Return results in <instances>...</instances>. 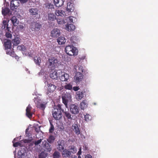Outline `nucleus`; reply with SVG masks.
Here are the masks:
<instances>
[{
  "label": "nucleus",
  "instance_id": "nucleus-1",
  "mask_svg": "<svg viewBox=\"0 0 158 158\" xmlns=\"http://www.w3.org/2000/svg\"><path fill=\"white\" fill-rule=\"evenodd\" d=\"M62 105L58 104L52 110V115L56 120H59L62 117V113L64 111Z\"/></svg>",
  "mask_w": 158,
  "mask_h": 158
},
{
  "label": "nucleus",
  "instance_id": "nucleus-2",
  "mask_svg": "<svg viewBox=\"0 0 158 158\" xmlns=\"http://www.w3.org/2000/svg\"><path fill=\"white\" fill-rule=\"evenodd\" d=\"M58 62V60L57 58L53 57H49L47 61V64L49 68L52 69H54Z\"/></svg>",
  "mask_w": 158,
  "mask_h": 158
},
{
  "label": "nucleus",
  "instance_id": "nucleus-3",
  "mask_svg": "<svg viewBox=\"0 0 158 158\" xmlns=\"http://www.w3.org/2000/svg\"><path fill=\"white\" fill-rule=\"evenodd\" d=\"M66 53L68 55L73 56L76 55L77 54V50L73 46H67L65 48Z\"/></svg>",
  "mask_w": 158,
  "mask_h": 158
},
{
  "label": "nucleus",
  "instance_id": "nucleus-4",
  "mask_svg": "<svg viewBox=\"0 0 158 158\" xmlns=\"http://www.w3.org/2000/svg\"><path fill=\"white\" fill-rule=\"evenodd\" d=\"M83 78V75L81 73L79 72H77L74 77V81L77 84L79 83L82 81Z\"/></svg>",
  "mask_w": 158,
  "mask_h": 158
},
{
  "label": "nucleus",
  "instance_id": "nucleus-5",
  "mask_svg": "<svg viewBox=\"0 0 158 158\" xmlns=\"http://www.w3.org/2000/svg\"><path fill=\"white\" fill-rule=\"evenodd\" d=\"M57 143V144L56 145L57 149L60 152H62L65 147V142L63 140H59Z\"/></svg>",
  "mask_w": 158,
  "mask_h": 158
},
{
  "label": "nucleus",
  "instance_id": "nucleus-6",
  "mask_svg": "<svg viewBox=\"0 0 158 158\" xmlns=\"http://www.w3.org/2000/svg\"><path fill=\"white\" fill-rule=\"evenodd\" d=\"M71 95L70 94H65L64 96L62 97L63 102L66 108H68V102L71 100Z\"/></svg>",
  "mask_w": 158,
  "mask_h": 158
},
{
  "label": "nucleus",
  "instance_id": "nucleus-7",
  "mask_svg": "<svg viewBox=\"0 0 158 158\" xmlns=\"http://www.w3.org/2000/svg\"><path fill=\"white\" fill-rule=\"evenodd\" d=\"M70 111L72 114H76L79 113V107L75 104L71 105L70 107Z\"/></svg>",
  "mask_w": 158,
  "mask_h": 158
},
{
  "label": "nucleus",
  "instance_id": "nucleus-8",
  "mask_svg": "<svg viewBox=\"0 0 158 158\" xmlns=\"http://www.w3.org/2000/svg\"><path fill=\"white\" fill-rule=\"evenodd\" d=\"M19 5V3L18 0H12L10 2V9L12 10L16 9Z\"/></svg>",
  "mask_w": 158,
  "mask_h": 158
},
{
  "label": "nucleus",
  "instance_id": "nucleus-9",
  "mask_svg": "<svg viewBox=\"0 0 158 158\" xmlns=\"http://www.w3.org/2000/svg\"><path fill=\"white\" fill-rule=\"evenodd\" d=\"M60 35V30L57 28L54 29L51 31L50 35L53 38H57Z\"/></svg>",
  "mask_w": 158,
  "mask_h": 158
},
{
  "label": "nucleus",
  "instance_id": "nucleus-10",
  "mask_svg": "<svg viewBox=\"0 0 158 158\" xmlns=\"http://www.w3.org/2000/svg\"><path fill=\"white\" fill-rule=\"evenodd\" d=\"M64 114V118L68 119L69 121H71L73 119V116L72 115L69 111H64L63 112Z\"/></svg>",
  "mask_w": 158,
  "mask_h": 158
},
{
  "label": "nucleus",
  "instance_id": "nucleus-11",
  "mask_svg": "<svg viewBox=\"0 0 158 158\" xmlns=\"http://www.w3.org/2000/svg\"><path fill=\"white\" fill-rule=\"evenodd\" d=\"M29 12L31 15H32L35 17L38 15L39 10L36 7H32L29 9Z\"/></svg>",
  "mask_w": 158,
  "mask_h": 158
},
{
  "label": "nucleus",
  "instance_id": "nucleus-12",
  "mask_svg": "<svg viewBox=\"0 0 158 158\" xmlns=\"http://www.w3.org/2000/svg\"><path fill=\"white\" fill-rule=\"evenodd\" d=\"M47 86L48 87L47 94H48L49 93L53 92L56 87L55 85L52 84H48Z\"/></svg>",
  "mask_w": 158,
  "mask_h": 158
},
{
  "label": "nucleus",
  "instance_id": "nucleus-13",
  "mask_svg": "<svg viewBox=\"0 0 158 158\" xmlns=\"http://www.w3.org/2000/svg\"><path fill=\"white\" fill-rule=\"evenodd\" d=\"M61 73L62 75L60 77V80L63 81H66L69 79V75L67 73L61 72Z\"/></svg>",
  "mask_w": 158,
  "mask_h": 158
},
{
  "label": "nucleus",
  "instance_id": "nucleus-14",
  "mask_svg": "<svg viewBox=\"0 0 158 158\" xmlns=\"http://www.w3.org/2000/svg\"><path fill=\"white\" fill-rule=\"evenodd\" d=\"M31 107L30 105H28L26 109V115L29 118H32V113L31 112Z\"/></svg>",
  "mask_w": 158,
  "mask_h": 158
},
{
  "label": "nucleus",
  "instance_id": "nucleus-15",
  "mask_svg": "<svg viewBox=\"0 0 158 158\" xmlns=\"http://www.w3.org/2000/svg\"><path fill=\"white\" fill-rule=\"evenodd\" d=\"M72 128L75 133L77 135H79L80 133L79 127L78 125L77 124L74 123L72 126Z\"/></svg>",
  "mask_w": 158,
  "mask_h": 158
},
{
  "label": "nucleus",
  "instance_id": "nucleus-16",
  "mask_svg": "<svg viewBox=\"0 0 158 158\" xmlns=\"http://www.w3.org/2000/svg\"><path fill=\"white\" fill-rule=\"evenodd\" d=\"M74 9L73 4L70 2L68 3L66 7V10L69 12H72L73 11Z\"/></svg>",
  "mask_w": 158,
  "mask_h": 158
},
{
  "label": "nucleus",
  "instance_id": "nucleus-17",
  "mask_svg": "<svg viewBox=\"0 0 158 158\" xmlns=\"http://www.w3.org/2000/svg\"><path fill=\"white\" fill-rule=\"evenodd\" d=\"M62 155L63 157H69L70 156V152L66 149H64L62 151Z\"/></svg>",
  "mask_w": 158,
  "mask_h": 158
},
{
  "label": "nucleus",
  "instance_id": "nucleus-18",
  "mask_svg": "<svg viewBox=\"0 0 158 158\" xmlns=\"http://www.w3.org/2000/svg\"><path fill=\"white\" fill-rule=\"evenodd\" d=\"M53 1L56 6L58 7L62 6L64 3L63 0H54Z\"/></svg>",
  "mask_w": 158,
  "mask_h": 158
},
{
  "label": "nucleus",
  "instance_id": "nucleus-19",
  "mask_svg": "<svg viewBox=\"0 0 158 158\" xmlns=\"http://www.w3.org/2000/svg\"><path fill=\"white\" fill-rule=\"evenodd\" d=\"M65 28L69 31H71L74 30L75 29V27L72 24H67L65 27Z\"/></svg>",
  "mask_w": 158,
  "mask_h": 158
},
{
  "label": "nucleus",
  "instance_id": "nucleus-20",
  "mask_svg": "<svg viewBox=\"0 0 158 158\" xmlns=\"http://www.w3.org/2000/svg\"><path fill=\"white\" fill-rule=\"evenodd\" d=\"M4 46L5 48L6 49H10L11 47V43L10 41L8 40H6V41L4 43Z\"/></svg>",
  "mask_w": 158,
  "mask_h": 158
},
{
  "label": "nucleus",
  "instance_id": "nucleus-21",
  "mask_svg": "<svg viewBox=\"0 0 158 158\" xmlns=\"http://www.w3.org/2000/svg\"><path fill=\"white\" fill-rule=\"evenodd\" d=\"M10 27H7L6 29H5L6 31L5 35L7 38H11L12 36V35L10 33L11 31H10Z\"/></svg>",
  "mask_w": 158,
  "mask_h": 158
},
{
  "label": "nucleus",
  "instance_id": "nucleus-22",
  "mask_svg": "<svg viewBox=\"0 0 158 158\" xmlns=\"http://www.w3.org/2000/svg\"><path fill=\"white\" fill-rule=\"evenodd\" d=\"M35 103L36 104V106L37 107L44 110L46 107L45 104L43 103H40V102H35Z\"/></svg>",
  "mask_w": 158,
  "mask_h": 158
},
{
  "label": "nucleus",
  "instance_id": "nucleus-23",
  "mask_svg": "<svg viewBox=\"0 0 158 158\" xmlns=\"http://www.w3.org/2000/svg\"><path fill=\"white\" fill-rule=\"evenodd\" d=\"M44 147L45 148V150H46L47 152H50L52 150L51 145L46 142H45Z\"/></svg>",
  "mask_w": 158,
  "mask_h": 158
},
{
  "label": "nucleus",
  "instance_id": "nucleus-24",
  "mask_svg": "<svg viewBox=\"0 0 158 158\" xmlns=\"http://www.w3.org/2000/svg\"><path fill=\"white\" fill-rule=\"evenodd\" d=\"M10 20L13 25L14 26H17L18 24L19 21L16 17L15 16H13Z\"/></svg>",
  "mask_w": 158,
  "mask_h": 158
},
{
  "label": "nucleus",
  "instance_id": "nucleus-25",
  "mask_svg": "<svg viewBox=\"0 0 158 158\" xmlns=\"http://www.w3.org/2000/svg\"><path fill=\"white\" fill-rule=\"evenodd\" d=\"M50 76L51 78L53 79H57L59 76L57 72L56 71H54L52 73H51Z\"/></svg>",
  "mask_w": 158,
  "mask_h": 158
},
{
  "label": "nucleus",
  "instance_id": "nucleus-26",
  "mask_svg": "<svg viewBox=\"0 0 158 158\" xmlns=\"http://www.w3.org/2000/svg\"><path fill=\"white\" fill-rule=\"evenodd\" d=\"M69 150V151L70 152V155L71 153L73 154L76 153L77 151L76 147L73 145H72L70 146Z\"/></svg>",
  "mask_w": 158,
  "mask_h": 158
},
{
  "label": "nucleus",
  "instance_id": "nucleus-27",
  "mask_svg": "<svg viewBox=\"0 0 158 158\" xmlns=\"http://www.w3.org/2000/svg\"><path fill=\"white\" fill-rule=\"evenodd\" d=\"M84 97V93L82 92L78 91L76 93V98L81 100Z\"/></svg>",
  "mask_w": 158,
  "mask_h": 158
},
{
  "label": "nucleus",
  "instance_id": "nucleus-28",
  "mask_svg": "<svg viewBox=\"0 0 158 158\" xmlns=\"http://www.w3.org/2000/svg\"><path fill=\"white\" fill-rule=\"evenodd\" d=\"M65 40L64 37H59L57 40V42L59 44H62L65 42Z\"/></svg>",
  "mask_w": 158,
  "mask_h": 158
},
{
  "label": "nucleus",
  "instance_id": "nucleus-29",
  "mask_svg": "<svg viewBox=\"0 0 158 158\" xmlns=\"http://www.w3.org/2000/svg\"><path fill=\"white\" fill-rule=\"evenodd\" d=\"M87 106V101L86 100H83L80 104L81 108V109H84L86 108Z\"/></svg>",
  "mask_w": 158,
  "mask_h": 158
},
{
  "label": "nucleus",
  "instance_id": "nucleus-30",
  "mask_svg": "<svg viewBox=\"0 0 158 158\" xmlns=\"http://www.w3.org/2000/svg\"><path fill=\"white\" fill-rule=\"evenodd\" d=\"M64 12L61 10H56L55 11V14L57 16L63 17L64 15Z\"/></svg>",
  "mask_w": 158,
  "mask_h": 158
},
{
  "label": "nucleus",
  "instance_id": "nucleus-31",
  "mask_svg": "<svg viewBox=\"0 0 158 158\" xmlns=\"http://www.w3.org/2000/svg\"><path fill=\"white\" fill-rule=\"evenodd\" d=\"M10 12V9L7 7L2 8V14L4 16H6Z\"/></svg>",
  "mask_w": 158,
  "mask_h": 158
},
{
  "label": "nucleus",
  "instance_id": "nucleus-32",
  "mask_svg": "<svg viewBox=\"0 0 158 158\" xmlns=\"http://www.w3.org/2000/svg\"><path fill=\"white\" fill-rule=\"evenodd\" d=\"M20 43V40H19V39L18 37L15 38L12 40V43L14 46H17Z\"/></svg>",
  "mask_w": 158,
  "mask_h": 158
},
{
  "label": "nucleus",
  "instance_id": "nucleus-33",
  "mask_svg": "<svg viewBox=\"0 0 158 158\" xmlns=\"http://www.w3.org/2000/svg\"><path fill=\"white\" fill-rule=\"evenodd\" d=\"M48 19L49 20L53 21L56 19V18L54 14L50 13L48 15Z\"/></svg>",
  "mask_w": 158,
  "mask_h": 158
},
{
  "label": "nucleus",
  "instance_id": "nucleus-34",
  "mask_svg": "<svg viewBox=\"0 0 158 158\" xmlns=\"http://www.w3.org/2000/svg\"><path fill=\"white\" fill-rule=\"evenodd\" d=\"M33 25H34L35 27L34 28V30L38 31L41 27V25L39 23H35L32 25V26H33Z\"/></svg>",
  "mask_w": 158,
  "mask_h": 158
},
{
  "label": "nucleus",
  "instance_id": "nucleus-35",
  "mask_svg": "<svg viewBox=\"0 0 158 158\" xmlns=\"http://www.w3.org/2000/svg\"><path fill=\"white\" fill-rule=\"evenodd\" d=\"M55 139V137L52 135H50L48 139H47V141L50 143H53Z\"/></svg>",
  "mask_w": 158,
  "mask_h": 158
},
{
  "label": "nucleus",
  "instance_id": "nucleus-36",
  "mask_svg": "<svg viewBox=\"0 0 158 158\" xmlns=\"http://www.w3.org/2000/svg\"><path fill=\"white\" fill-rule=\"evenodd\" d=\"M53 83L56 87H60L62 85L61 82L58 80L57 79H56V80H55L53 82Z\"/></svg>",
  "mask_w": 158,
  "mask_h": 158
},
{
  "label": "nucleus",
  "instance_id": "nucleus-37",
  "mask_svg": "<svg viewBox=\"0 0 158 158\" xmlns=\"http://www.w3.org/2000/svg\"><path fill=\"white\" fill-rule=\"evenodd\" d=\"M34 61L36 64L40 65L41 63V58L40 57H36L34 58Z\"/></svg>",
  "mask_w": 158,
  "mask_h": 158
},
{
  "label": "nucleus",
  "instance_id": "nucleus-38",
  "mask_svg": "<svg viewBox=\"0 0 158 158\" xmlns=\"http://www.w3.org/2000/svg\"><path fill=\"white\" fill-rule=\"evenodd\" d=\"M53 158H60V153L58 151H55L53 154Z\"/></svg>",
  "mask_w": 158,
  "mask_h": 158
},
{
  "label": "nucleus",
  "instance_id": "nucleus-39",
  "mask_svg": "<svg viewBox=\"0 0 158 158\" xmlns=\"http://www.w3.org/2000/svg\"><path fill=\"white\" fill-rule=\"evenodd\" d=\"M8 24L7 23V22L6 20H3V25L2 27V30L6 29L7 27H8Z\"/></svg>",
  "mask_w": 158,
  "mask_h": 158
},
{
  "label": "nucleus",
  "instance_id": "nucleus-40",
  "mask_svg": "<svg viewBox=\"0 0 158 158\" xmlns=\"http://www.w3.org/2000/svg\"><path fill=\"white\" fill-rule=\"evenodd\" d=\"M47 154L44 152H42L39 155V158H45Z\"/></svg>",
  "mask_w": 158,
  "mask_h": 158
},
{
  "label": "nucleus",
  "instance_id": "nucleus-41",
  "mask_svg": "<svg viewBox=\"0 0 158 158\" xmlns=\"http://www.w3.org/2000/svg\"><path fill=\"white\" fill-rule=\"evenodd\" d=\"M17 49L19 50L24 51L26 50V48L24 45H22L18 46L17 47Z\"/></svg>",
  "mask_w": 158,
  "mask_h": 158
},
{
  "label": "nucleus",
  "instance_id": "nucleus-42",
  "mask_svg": "<svg viewBox=\"0 0 158 158\" xmlns=\"http://www.w3.org/2000/svg\"><path fill=\"white\" fill-rule=\"evenodd\" d=\"M84 118L85 120L86 121H89L91 119V117L89 114H86L85 115Z\"/></svg>",
  "mask_w": 158,
  "mask_h": 158
},
{
  "label": "nucleus",
  "instance_id": "nucleus-43",
  "mask_svg": "<svg viewBox=\"0 0 158 158\" xmlns=\"http://www.w3.org/2000/svg\"><path fill=\"white\" fill-rule=\"evenodd\" d=\"M65 89L71 90L72 89V85L70 84H67L64 86Z\"/></svg>",
  "mask_w": 158,
  "mask_h": 158
},
{
  "label": "nucleus",
  "instance_id": "nucleus-44",
  "mask_svg": "<svg viewBox=\"0 0 158 158\" xmlns=\"http://www.w3.org/2000/svg\"><path fill=\"white\" fill-rule=\"evenodd\" d=\"M50 127L49 129V132L50 133H52L54 131V127L52 123H50Z\"/></svg>",
  "mask_w": 158,
  "mask_h": 158
},
{
  "label": "nucleus",
  "instance_id": "nucleus-45",
  "mask_svg": "<svg viewBox=\"0 0 158 158\" xmlns=\"http://www.w3.org/2000/svg\"><path fill=\"white\" fill-rule=\"evenodd\" d=\"M15 140V139H14L12 141V142L13 143V146L15 147H16L19 146H20L21 144L19 143L18 142H15V143L14 142V141Z\"/></svg>",
  "mask_w": 158,
  "mask_h": 158
},
{
  "label": "nucleus",
  "instance_id": "nucleus-46",
  "mask_svg": "<svg viewBox=\"0 0 158 158\" xmlns=\"http://www.w3.org/2000/svg\"><path fill=\"white\" fill-rule=\"evenodd\" d=\"M42 141V139H40L36 141H35L34 142V144L35 146L38 145Z\"/></svg>",
  "mask_w": 158,
  "mask_h": 158
},
{
  "label": "nucleus",
  "instance_id": "nucleus-47",
  "mask_svg": "<svg viewBox=\"0 0 158 158\" xmlns=\"http://www.w3.org/2000/svg\"><path fill=\"white\" fill-rule=\"evenodd\" d=\"M40 126H38L37 127H35V130L36 132L37 133H39L40 131Z\"/></svg>",
  "mask_w": 158,
  "mask_h": 158
},
{
  "label": "nucleus",
  "instance_id": "nucleus-48",
  "mask_svg": "<svg viewBox=\"0 0 158 158\" xmlns=\"http://www.w3.org/2000/svg\"><path fill=\"white\" fill-rule=\"evenodd\" d=\"M23 156V155L21 152H19L17 156V158H22Z\"/></svg>",
  "mask_w": 158,
  "mask_h": 158
},
{
  "label": "nucleus",
  "instance_id": "nucleus-49",
  "mask_svg": "<svg viewBox=\"0 0 158 158\" xmlns=\"http://www.w3.org/2000/svg\"><path fill=\"white\" fill-rule=\"evenodd\" d=\"M81 147L79 148V150L78 152L77 153V155L78 156V157H79V156H80V155L81 154Z\"/></svg>",
  "mask_w": 158,
  "mask_h": 158
},
{
  "label": "nucleus",
  "instance_id": "nucleus-50",
  "mask_svg": "<svg viewBox=\"0 0 158 158\" xmlns=\"http://www.w3.org/2000/svg\"><path fill=\"white\" fill-rule=\"evenodd\" d=\"M78 70L81 72H83L84 69L83 67L81 66H78Z\"/></svg>",
  "mask_w": 158,
  "mask_h": 158
},
{
  "label": "nucleus",
  "instance_id": "nucleus-51",
  "mask_svg": "<svg viewBox=\"0 0 158 158\" xmlns=\"http://www.w3.org/2000/svg\"><path fill=\"white\" fill-rule=\"evenodd\" d=\"M79 89V88L78 86H75L73 87V90L75 91H78Z\"/></svg>",
  "mask_w": 158,
  "mask_h": 158
},
{
  "label": "nucleus",
  "instance_id": "nucleus-52",
  "mask_svg": "<svg viewBox=\"0 0 158 158\" xmlns=\"http://www.w3.org/2000/svg\"><path fill=\"white\" fill-rule=\"evenodd\" d=\"M74 17L73 16H70L69 17V22L70 23H73V18Z\"/></svg>",
  "mask_w": 158,
  "mask_h": 158
},
{
  "label": "nucleus",
  "instance_id": "nucleus-53",
  "mask_svg": "<svg viewBox=\"0 0 158 158\" xmlns=\"http://www.w3.org/2000/svg\"><path fill=\"white\" fill-rule=\"evenodd\" d=\"M20 2L21 3H24L28 1V0H19Z\"/></svg>",
  "mask_w": 158,
  "mask_h": 158
},
{
  "label": "nucleus",
  "instance_id": "nucleus-54",
  "mask_svg": "<svg viewBox=\"0 0 158 158\" xmlns=\"http://www.w3.org/2000/svg\"><path fill=\"white\" fill-rule=\"evenodd\" d=\"M24 142L25 143H29L31 142V140L30 139H25L24 140Z\"/></svg>",
  "mask_w": 158,
  "mask_h": 158
},
{
  "label": "nucleus",
  "instance_id": "nucleus-55",
  "mask_svg": "<svg viewBox=\"0 0 158 158\" xmlns=\"http://www.w3.org/2000/svg\"><path fill=\"white\" fill-rule=\"evenodd\" d=\"M85 56H80L79 57V59L80 60H82L85 59Z\"/></svg>",
  "mask_w": 158,
  "mask_h": 158
},
{
  "label": "nucleus",
  "instance_id": "nucleus-56",
  "mask_svg": "<svg viewBox=\"0 0 158 158\" xmlns=\"http://www.w3.org/2000/svg\"><path fill=\"white\" fill-rule=\"evenodd\" d=\"M48 8H52L53 7V5L51 4V3H48Z\"/></svg>",
  "mask_w": 158,
  "mask_h": 158
},
{
  "label": "nucleus",
  "instance_id": "nucleus-57",
  "mask_svg": "<svg viewBox=\"0 0 158 158\" xmlns=\"http://www.w3.org/2000/svg\"><path fill=\"white\" fill-rule=\"evenodd\" d=\"M83 149L84 150H88V147H87V146L85 145L83 146Z\"/></svg>",
  "mask_w": 158,
  "mask_h": 158
},
{
  "label": "nucleus",
  "instance_id": "nucleus-58",
  "mask_svg": "<svg viewBox=\"0 0 158 158\" xmlns=\"http://www.w3.org/2000/svg\"><path fill=\"white\" fill-rule=\"evenodd\" d=\"M30 143L29 144V146H33L34 144V142L33 141L31 143Z\"/></svg>",
  "mask_w": 158,
  "mask_h": 158
},
{
  "label": "nucleus",
  "instance_id": "nucleus-59",
  "mask_svg": "<svg viewBox=\"0 0 158 158\" xmlns=\"http://www.w3.org/2000/svg\"><path fill=\"white\" fill-rule=\"evenodd\" d=\"M85 158H92V156L90 155H88L86 156Z\"/></svg>",
  "mask_w": 158,
  "mask_h": 158
},
{
  "label": "nucleus",
  "instance_id": "nucleus-60",
  "mask_svg": "<svg viewBox=\"0 0 158 158\" xmlns=\"http://www.w3.org/2000/svg\"><path fill=\"white\" fill-rule=\"evenodd\" d=\"M14 52H11L10 53V55L11 56H15V55L14 54Z\"/></svg>",
  "mask_w": 158,
  "mask_h": 158
},
{
  "label": "nucleus",
  "instance_id": "nucleus-61",
  "mask_svg": "<svg viewBox=\"0 0 158 158\" xmlns=\"http://www.w3.org/2000/svg\"><path fill=\"white\" fill-rule=\"evenodd\" d=\"M13 57H15L16 59H18L19 58V57L18 56L15 55V56H12Z\"/></svg>",
  "mask_w": 158,
  "mask_h": 158
},
{
  "label": "nucleus",
  "instance_id": "nucleus-62",
  "mask_svg": "<svg viewBox=\"0 0 158 158\" xmlns=\"http://www.w3.org/2000/svg\"><path fill=\"white\" fill-rule=\"evenodd\" d=\"M58 23L59 24H60V21H59L58 22Z\"/></svg>",
  "mask_w": 158,
  "mask_h": 158
}]
</instances>
